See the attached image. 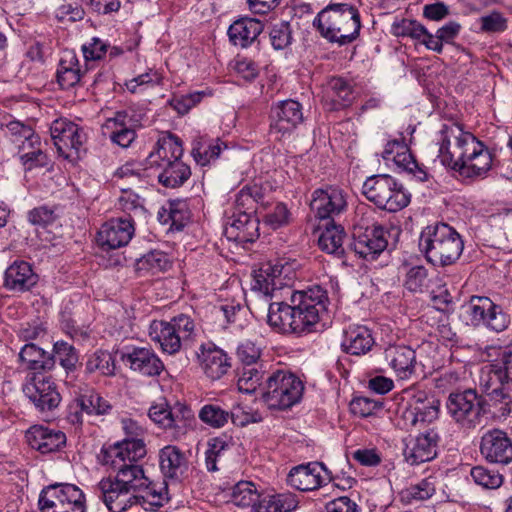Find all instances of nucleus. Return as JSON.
Returning a JSON list of instances; mask_svg holds the SVG:
<instances>
[{"label":"nucleus","mask_w":512,"mask_h":512,"mask_svg":"<svg viewBox=\"0 0 512 512\" xmlns=\"http://www.w3.org/2000/svg\"><path fill=\"white\" fill-rule=\"evenodd\" d=\"M324 100L330 102L331 110L348 107L354 100L352 85L341 77L331 78L325 88Z\"/></svg>","instance_id":"nucleus-34"},{"label":"nucleus","mask_w":512,"mask_h":512,"mask_svg":"<svg viewBox=\"0 0 512 512\" xmlns=\"http://www.w3.org/2000/svg\"><path fill=\"white\" fill-rule=\"evenodd\" d=\"M22 390L36 410L42 414L54 411L62 400L56 383L51 377L41 373L28 374Z\"/></svg>","instance_id":"nucleus-12"},{"label":"nucleus","mask_w":512,"mask_h":512,"mask_svg":"<svg viewBox=\"0 0 512 512\" xmlns=\"http://www.w3.org/2000/svg\"><path fill=\"white\" fill-rule=\"evenodd\" d=\"M19 359L27 365V368L33 372L51 370L55 365V360L43 349L35 344H26L19 353Z\"/></svg>","instance_id":"nucleus-38"},{"label":"nucleus","mask_w":512,"mask_h":512,"mask_svg":"<svg viewBox=\"0 0 512 512\" xmlns=\"http://www.w3.org/2000/svg\"><path fill=\"white\" fill-rule=\"evenodd\" d=\"M439 407L440 401L433 395L418 391L401 410L402 428L410 429L433 422L438 418Z\"/></svg>","instance_id":"nucleus-13"},{"label":"nucleus","mask_w":512,"mask_h":512,"mask_svg":"<svg viewBox=\"0 0 512 512\" xmlns=\"http://www.w3.org/2000/svg\"><path fill=\"white\" fill-rule=\"evenodd\" d=\"M486 404V413L490 408H493L494 414L506 416L511 412L512 398L509 393L505 392L504 388H496L488 394Z\"/></svg>","instance_id":"nucleus-48"},{"label":"nucleus","mask_w":512,"mask_h":512,"mask_svg":"<svg viewBox=\"0 0 512 512\" xmlns=\"http://www.w3.org/2000/svg\"><path fill=\"white\" fill-rule=\"evenodd\" d=\"M115 359L108 351L98 350L91 354L85 364V370L91 374L99 372L103 376H113L115 374Z\"/></svg>","instance_id":"nucleus-42"},{"label":"nucleus","mask_w":512,"mask_h":512,"mask_svg":"<svg viewBox=\"0 0 512 512\" xmlns=\"http://www.w3.org/2000/svg\"><path fill=\"white\" fill-rule=\"evenodd\" d=\"M261 211L260 215L263 217L264 223L272 229H278L289 222L290 213L283 203H275L270 208L266 205V209H261Z\"/></svg>","instance_id":"nucleus-51"},{"label":"nucleus","mask_w":512,"mask_h":512,"mask_svg":"<svg viewBox=\"0 0 512 512\" xmlns=\"http://www.w3.org/2000/svg\"><path fill=\"white\" fill-rule=\"evenodd\" d=\"M224 234L229 241L253 242L259 236V220L251 212L239 211L228 219Z\"/></svg>","instance_id":"nucleus-23"},{"label":"nucleus","mask_w":512,"mask_h":512,"mask_svg":"<svg viewBox=\"0 0 512 512\" xmlns=\"http://www.w3.org/2000/svg\"><path fill=\"white\" fill-rule=\"evenodd\" d=\"M39 281L33 265L24 260H15L4 272L3 287L14 293L30 291Z\"/></svg>","instance_id":"nucleus-22"},{"label":"nucleus","mask_w":512,"mask_h":512,"mask_svg":"<svg viewBox=\"0 0 512 512\" xmlns=\"http://www.w3.org/2000/svg\"><path fill=\"white\" fill-rule=\"evenodd\" d=\"M122 360L130 369L144 376H158L164 370L160 358L152 349L146 347H133L122 354Z\"/></svg>","instance_id":"nucleus-24"},{"label":"nucleus","mask_w":512,"mask_h":512,"mask_svg":"<svg viewBox=\"0 0 512 512\" xmlns=\"http://www.w3.org/2000/svg\"><path fill=\"white\" fill-rule=\"evenodd\" d=\"M304 122L303 107L293 99L278 101L271 106L270 131L281 139L290 135Z\"/></svg>","instance_id":"nucleus-15"},{"label":"nucleus","mask_w":512,"mask_h":512,"mask_svg":"<svg viewBox=\"0 0 512 512\" xmlns=\"http://www.w3.org/2000/svg\"><path fill=\"white\" fill-rule=\"evenodd\" d=\"M149 336L159 343L163 352L174 354L181 348L182 335L178 334L169 322L154 320L149 326Z\"/></svg>","instance_id":"nucleus-31"},{"label":"nucleus","mask_w":512,"mask_h":512,"mask_svg":"<svg viewBox=\"0 0 512 512\" xmlns=\"http://www.w3.org/2000/svg\"><path fill=\"white\" fill-rule=\"evenodd\" d=\"M26 441L42 454L58 451L66 444V435L60 430L34 425L26 431Z\"/></svg>","instance_id":"nucleus-26"},{"label":"nucleus","mask_w":512,"mask_h":512,"mask_svg":"<svg viewBox=\"0 0 512 512\" xmlns=\"http://www.w3.org/2000/svg\"><path fill=\"white\" fill-rule=\"evenodd\" d=\"M294 278L295 273L288 263L266 262L254 271L252 290L266 299L290 295V303H269L267 322L278 332L308 333L327 310V292L318 285L304 291H294L291 288Z\"/></svg>","instance_id":"nucleus-2"},{"label":"nucleus","mask_w":512,"mask_h":512,"mask_svg":"<svg viewBox=\"0 0 512 512\" xmlns=\"http://www.w3.org/2000/svg\"><path fill=\"white\" fill-rule=\"evenodd\" d=\"M438 143L441 164L463 181L483 179L492 168L493 155L489 148L458 124L444 125Z\"/></svg>","instance_id":"nucleus-3"},{"label":"nucleus","mask_w":512,"mask_h":512,"mask_svg":"<svg viewBox=\"0 0 512 512\" xmlns=\"http://www.w3.org/2000/svg\"><path fill=\"white\" fill-rule=\"evenodd\" d=\"M427 276L428 272L424 266H412L406 272L405 287L412 292L421 291L426 286Z\"/></svg>","instance_id":"nucleus-61"},{"label":"nucleus","mask_w":512,"mask_h":512,"mask_svg":"<svg viewBox=\"0 0 512 512\" xmlns=\"http://www.w3.org/2000/svg\"><path fill=\"white\" fill-rule=\"evenodd\" d=\"M6 135L12 142L19 144V148L22 150L26 149V145L39 143V136L34 133L33 129L20 121H10L6 125Z\"/></svg>","instance_id":"nucleus-43"},{"label":"nucleus","mask_w":512,"mask_h":512,"mask_svg":"<svg viewBox=\"0 0 512 512\" xmlns=\"http://www.w3.org/2000/svg\"><path fill=\"white\" fill-rule=\"evenodd\" d=\"M392 232L396 236L399 234L396 228L385 229L381 225L370 224L362 217L354 224L350 247L359 257L368 261L375 260L388 247V238Z\"/></svg>","instance_id":"nucleus-9"},{"label":"nucleus","mask_w":512,"mask_h":512,"mask_svg":"<svg viewBox=\"0 0 512 512\" xmlns=\"http://www.w3.org/2000/svg\"><path fill=\"white\" fill-rule=\"evenodd\" d=\"M120 209L128 215L127 219H132L134 224L135 217H141L146 213V210L138 195L132 193H125L119 199Z\"/></svg>","instance_id":"nucleus-60"},{"label":"nucleus","mask_w":512,"mask_h":512,"mask_svg":"<svg viewBox=\"0 0 512 512\" xmlns=\"http://www.w3.org/2000/svg\"><path fill=\"white\" fill-rule=\"evenodd\" d=\"M171 413L172 408L166 403H162L151 406L148 416L155 424L166 431L167 427L171 424Z\"/></svg>","instance_id":"nucleus-63"},{"label":"nucleus","mask_w":512,"mask_h":512,"mask_svg":"<svg viewBox=\"0 0 512 512\" xmlns=\"http://www.w3.org/2000/svg\"><path fill=\"white\" fill-rule=\"evenodd\" d=\"M160 469L166 478L179 479L188 469L184 452L174 445H167L159 451Z\"/></svg>","instance_id":"nucleus-29"},{"label":"nucleus","mask_w":512,"mask_h":512,"mask_svg":"<svg viewBox=\"0 0 512 512\" xmlns=\"http://www.w3.org/2000/svg\"><path fill=\"white\" fill-rule=\"evenodd\" d=\"M171 416V424L167 427L166 432L174 441L183 439L196 425L193 410L185 404L177 403L174 405Z\"/></svg>","instance_id":"nucleus-32"},{"label":"nucleus","mask_w":512,"mask_h":512,"mask_svg":"<svg viewBox=\"0 0 512 512\" xmlns=\"http://www.w3.org/2000/svg\"><path fill=\"white\" fill-rule=\"evenodd\" d=\"M183 147L181 140L168 133L156 142L154 150L147 157L149 167L161 169L158 181L166 188H178L191 176L190 167L181 160Z\"/></svg>","instance_id":"nucleus-4"},{"label":"nucleus","mask_w":512,"mask_h":512,"mask_svg":"<svg viewBox=\"0 0 512 512\" xmlns=\"http://www.w3.org/2000/svg\"><path fill=\"white\" fill-rule=\"evenodd\" d=\"M145 455L142 439H124L101 450L100 463L115 474L102 478L95 491L111 512H125L134 506L153 510L168 500L166 485L151 481L138 464Z\"/></svg>","instance_id":"nucleus-1"},{"label":"nucleus","mask_w":512,"mask_h":512,"mask_svg":"<svg viewBox=\"0 0 512 512\" xmlns=\"http://www.w3.org/2000/svg\"><path fill=\"white\" fill-rule=\"evenodd\" d=\"M237 212L248 211L262 214L261 209H266L264 194L262 188L257 184L244 186L236 196L235 200Z\"/></svg>","instance_id":"nucleus-40"},{"label":"nucleus","mask_w":512,"mask_h":512,"mask_svg":"<svg viewBox=\"0 0 512 512\" xmlns=\"http://www.w3.org/2000/svg\"><path fill=\"white\" fill-rule=\"evenodd\" d=\"M75 409V412H70L68 419L73 424H80L82 423L83 412L88 415L106 414L111 409V405L98 393L91 391L88 394L79 396L75 400Z\"/></svg>","instance_id":"nucleus-33"},{"label":"nucleus","mask_w":512,"mask_h":512,"mask_svg":"<svg viewBox=\"0 0 512 512\" xmlns=\"http://www.w3.org/2000/svg\"><path fill=\"white\" fill-rule=\"evenodd\" d=\"M310 206L318 218H333L346 209V196L342 189L335 186L316 189L313 192Z\"/></svg>","instance_id":"nucleus-20"},{"label":"nucleus","mask_w":512,"mask_h":512,"mask_svg":"<svg viewBox=\"0 0 512 512\" xmlns=\"http://www.w3.org/2000/svg\"><path fill=\"white\" fill-rule=\"evenodd\" d=\"M83 491L74 484L56 483L45 487L39 496L41 512H86Z\"/></svg>","instance_id":"nucleus-10"},{"label":"nucleus","mask_w":512,"mask_h":512,"mask_svg":"<svg viewBox=\"0 0 512 512\" xmlns=\"http://www.w3.org/2000/svg\"><path fill=\"white\" fill-rule=\"evenodd\" d=\"M435 493L434 482L430 478L421 480L415 485H411L403 492L404 498L408 501H422L429 499Z\"/></svg>","instance_id":"nucleus-58"},{"label":"nucleus","mask_w":512,"mask_h":512,"mask_svg":"<svg viewBox=\"0 0 512 512\" xmlns=\"http://www.w3.org/2000/svg\"><path fill=\"white\" fill-rule=\"evenodd\" d=\"M231 502L240 507H247L257 504L260 495L254 483L250 481H240L236 483L231 489Z\"/></svg>","instance_id":"nucleus-44"},{"label":"nucleus","mask_w":512,"mask_h":512,"mask_svg":"<svg viewBox=\"0 0 512 512\" xmlns=\"http://www.w3.org/2000/svg\"><path fill=\"white\" fill-rule=\"evenodd\" d=\"M384 357L388 365L400 378L409 377L415 368V351L405 345H392L385 349Z\"/></svg>","instance_id":"nucleus-27"},{"label":"nucleus","mask_w":512,"mask_h":512,"mask_svg":"<svg viewBox=\"0 0 512 512\" xmlns=\"http://www.w3.org/2000/svg\"><path fill=\"white\" fill-rule=\"evenodd\" d=\"M226 144L219 139L206 141L204 138L199 137L193 141L192 156L194 160L201 166L210 163L219 157L222 149L226 148Z\"/></svg>","instance_id":"nucleus-41"},{"label":"nucleus","mask_w":512,"mask_h":512,"mask_svg":"<svg viewBox=\"0 0 512 512\" xmlns=\"http://www.w3.org/2000/svg\"><path fill=\"white\" fill-rule=\"evenodd\" d=\"M263 24L255 18H241L230 25L228 36L230 41L242 48L252 44L263 31Z\"/></svg>","instance_id":"nucleus-30"},{"label":"nucleus","mask_w":512,"mask_h":512,"mask_svg":"<svg viewBox=\"0 0 512 512\" xmlns=\"http://www.w3.org/2000/svg\"><path fill=\"white\" fill-rule=\"evenodd\" d=\"M470 475L473 481L483 488L496 489L501 486L503 476L495 470L484 466H475L471 469Z\"/></svg>","instance_id":"nucleus-49"},{"label":"nucleus","mask_w":512,"mask_h":512,"mask_svg":"<svg viewBox=\"0 0 512 512\" xmlns=\"http://www.w3.org/2000/svg\"><path fill=\"white\" fill-rule=\"evenodd\" d=\"M197 358L202 371L211 380L220 379L231 367L227 354L211 343L200 346Z\"/></svg>","instance_id":"nucleus-25"},{"label":"nucleus","mask_w":512,"mask_h":512,"mask_svg":"<svg viewBox=\"0 0 512 512\" xmlns=\"http://www.w3.org/2000/svg\"><path fill=\"white\" fill-rule=\"evenodd\" d=\"M483 325L492 331L502 332L510 325V316L500 306L492 303Z\"/></svg>","instance_id":"nucleus-57"},{"label":"nucleus","mask_w":512,"mask_h":512,"mask_svg":"<svg viewBox=\"0 0 512 512\" xmlns=\"http://www.w3.org/2000/svg\"><path fill=\"white\" fill-rule=\"evenodd\" d=\"M262 416L257 411H252L248 407L240 405L234 406L229 411V420L239 427H244L250 423H259L262 421Z\"/></svg>","instance_id":"nucleus-59"},{"label":"nucleus","mask_w":512,"mask_h":512,"mask_svg":"<svg viewBox=\"0 0 512 512\" xmlns=\"http://www.w3.org/2000/svg\"><path fill=\"white\" fill-rule=\"evenodd\" d=\"M375 341L371 331L362 325L350 326L344 331L342 349L351 355H364L371 350Z\"/></svg>","instance_id":"nucleus-28"},{"label":"nucleus","mask_w":512,"mask_h":512,"mask_svg":"<svg viewBox=\"0 0 512 512\" xmlns=\"http://www.w3.org/2000/svg\"><path fill=\"white\" fill-rule=\"evenodd\" d=\"M53 355L51 357L58 359L60 365L67 371H74L78 363L79 357L76 349L65 341H57L53 347Z\"/></svg>","instance_id":"nucleus-47"},{"label":"nucleus","mask_w":512,"mask_h":512,"mask_svg":"<svg viewBox=\"0 0 512 512\" xmlns=\"http://www.w3.org/2000/svg\"><path fill=\"white\" fill-rule=\"evenodd\" d=\"M262 378L263 373L254 365L244 366L237 381L238 389L247 394L253 393L258 386L262 387Z\"/></svg>","instance_id":"nucleus-52"},{"label":"nucleus","mask_w":512,"mask_h":512,"mask_svg":"<svg viewBox=\"0 0 512 512\" xmlns=\"http://www.w3.org/2000/svg\"><path fill=\"white\" fill-rule=\"evenodd\" d=\"M169 266L166 254L161 251H151L143 255L137 261V269L145 270L148 272H159L165 270Z\"/></svg>","instance_id":"nucleus-55"},{"label":"nucleus","mask_w":512,"mask_h":512,"mask_svg":"<svg viewBox=\"0 0 512 512\" xmlns=\"http://www.w3.org/2000/svg\"><path fill=\"white\" fill-rule=\"evenodd\" d=\"M391 32L397 37H410L419 41L426 32V27L416 20L401 19L392 24Z\"/></svg>","instance_id":"nucleus-50"},{"label":"nucleus","mask_w":512,"mask_h":512,"mask_svg":"<svg viewBox=\"0 0 512 512\" xmlns=\"http://www.w3.org/2000/svg\"><path fill=\"white\" fill-rule=\"evenodd\" d=\"M135 232L132 219L114 218L104 223L98 232L99 245L107 250L126 246Z\"/></svg>","instance_id":"nucleus-21"},{"label":"nucleus","mask_w":512,"mask_h":512,"mask_svg":"<svg viewBox=\"0 0 512 512\" xmlns=\"http://www.w3.org/2000/svg\"><path fill=\"white\" fill-rule=\"evenodd\" d=\"M57 82L62 89H70L79 83L82 75L76 55L67 51L60 59L57 69Z\"/></svg>","instance_id":"nucleus-37"},{"label":"nucleus","mask_w":512,"mask_h":512,"mask_svg":"<svg viewBox=\"0 0 512 512\" xmlns=\"http://www.w3.org/2000/svg\"><path fill=\"white\" fill-rule=\"evenodd\" d=\"M55 218L54 209L46 205L35 207L27 214L29 223L39 227H45L53 223Z\"/></svg>","instance_id":"nucleus-62"},{"label":"nucleus","mask_w":512,"mask_h":512,"mask_svg":"<svg viewBox=\"0 0 512 512\" xmlns=\"http://www.w3.org/2000/svg\"><path fill=\"white\" fill-rule=\"evenodd\" d=\"M486 405V399L474 389L451 393L446 403L451 418L465 429H473L481 423Z\"/></svg>","instance_id":"nucleus-11"},{"label":"nucleus","mask_w":512,"mask_h":512,"mask_svg":"<svg viewBox=\"0 0 512 512\" xmlns=\"http://www.w3.org/2000/svg\"><path fill=\"white\" fill-rule=\"evenodd\" d=\"M304 384L287 370L272 372L262 385V400L270 409L285 410L297 404L303 395Z\"/></svg>","instance_id":"nucleus-7"},{"label":"nucleus","mask_w":512,"mask_h":512,"mask_svg":"<svg viewBox=\"0 0 512 512\" xmlns=\"http://www.w3.org/2000/svg\"><path fill=\"white\" fill-rule=\"evenodd\" d=\"M205 93L196 91L186 95H175L169 101L170 106L180 115L187 114L194 106L201 102Z\"/></svg>","instance_id":"nucleus-56"},{"label":"nucleus","mask_w":512,"mask_h":512,"mask_svg":"<svg viewBox=\"0 0 512 512\" xmlns=\"http://www.w3.org/2000/svg\"><path fill=\"white\" fill-rule=\"evenodd\" d=\"M198 417L204 424L219 429L229 422V411L217 403H208L201 407Z\"/></svg>","instance_id":"nucleus-45"},{"label":"nucleus","mask_w":512,"mask_h":512,"mask_svg":"<svg viewBox=\"0 0 512 512\" xmlns=\"http://www.w3.org/2000/svg\"><path fill=\"white\" fill-rule=\"evenodd\" d=\"M438 442L439 435L433 429L407 438L403 449L405 461L410 465H418L433 460L437 455Z\"/></svg>","instance_id":"nucleus-19"},{"label":"nucleus","mask_w":512,"mask_h":512,"mask_svg":"<svg viewBox=\"0 0 512 512\" xmlns=\"http://www.w3.org/2000/svg\"><path fill=\"white\" fill-rule=\"evenodd\" d=\"M139 115L132 109L117 111L105 121L103 128L110 141L121 148H128L136 139V128L140 127Z\"/></svg>","instance_id":"nucleus-16"},{"label":"nucleus","mask_w":512,"mask_h":512,"mask_svg":"<svg viewBox=\"0 0 512 512\" xmlns=\"http://www.w3.org/2000/svg\"><path fill=\"white\" fill-rule=\"evenodd\" d=\"M362 193L369 202L388 212H398L410 202L403 185L388 174L368 177L363 183Z\"/></svg>","instance_id":"nucleus-8"},{"label":"nucleus","mask_w":512,"mask_h":512,"mask_svg":"<svg viewBox=\"0 0 512 512\" xmlns=\"http://www.w3.org/2000/svg\"><path fill=\"white\" fill-rule=\"evenodd\" d=\"M419 248L434 266H449L461 256L464 248L460 234L450 225L437 222L426 226L419 238Z\"/></svg>","instance_id":"nucleus-5"},{"label":"nucleus","mask_w":512,"mask_h":512,"mask_svg":"<svg viewBox=\"0 0 512 512\" xmlns=\"http://www.w3.org/2000/svg\"><path fill=\"white\" fill-rule=\"evenodd\" d=\"M331 472L320 462H310L291 469L288 484L299 491H312L331 481Z\"/></svg>","instance_id":"nucleus-18"},{"label":"nucleus","mask_w":512,"mask_h":512,"mask_svg":"<svg viewBox=\"0 0 512 512\" xmlns=\"http://www.w3.org/2000/svg\"><path fill=\"white\" fill-rule=\"evenodd\" d=\"M479 449L489 463L508 465L512 462V439L501 429L486 431L481 436Z\"/></svg>","instance_id":"nucleus-17"},{"label":"nucleus","mask_w":512,"mask_h":512,"mask_svg":"<svg viewBox=\"0 0 512 512\" xmlns=\"http://www.w3.org/2000/svg\"><path fill=\"white\" fill-rule=\"evenodd\" d=\"M346 233L341 225L334 222L325 227L318 239V245L321 250L342 257L345 253L344 240Z\"/></svg>","instance_id":"nucleus-36"},{"label":"nucleus","mask_w":512,"mask_h":512,"mask_svg":"<svg viewBox=\"0 0 512 512\" xmlns=\"http://www.w3.org/2000/svg\"><path fill=\"white\" fill-rule=\"evenodd\" d=\"M492 303L488 297L472 296L469 302L462 305L461 316L467 325L479 327L485 322Z\"/></svg>","instance_id":"nucleus-39"},{"label":"nucleus","mask_w":512,"mask_h":512,"mask_svg":"<svg viewBox=\"0 0 512 512\" xmlns=\"http://www.w3.org/2000/svg\"><path fill=\"white\" fill-rule=\"evenodd\" d=\"M297 506V497L292 493L264 495L254 505V512H292Z\"/></svg>","instance_id":"nucleus-35"},{"label":"nucleus","mask_w":512,"mask_h":512,"mask_svg":"<svg viewBox=\"0 0 512 512\" xmlns=\"http://www.w3.org/2000/svg\"><path fill=\"white\" fill-rule=\"evenodd\" d=\"M41 142L26 145L25 152L20 155V161L26 170L47 167L50 164L49 156L41 149Z\"/></svg>","instance_id":"nucleus-46"},{"label":"nucleus","mask_w":512,"mask_h":512,"mask_svg":"<svg viewBox=\"0 0 512 512\" xmlns=\"http://www.w3.org/2000/svg\"><path fill=\"white\" fill-rule=\"evenodd\" d=\"M480 30L484 33H503L508 28V19L499 11H491L479 18Z\"/></svg>","instance_id":"nucleus-54"},{"label":"nucleus","mask_w":512,"mask_h":512,"mask_svg":"<svg viewBox=\"0 0 512 512\" xmlns=\"http://www.w3.org/2000/svg\"><path fill=\"white\" fill-rule=\"evenodd\" d=\"M271 45L276 50H283L292 42V29L287 21H280L271 26L269 31Z\"/></svg>","instance_id":"nucleus-53"},{"label":"nucleus","mask_w":512,"mask_h":512,"mask_svg":"<svg viewBox=\"0 0 512 512\" xmlns=\"http://www.w3.org/2000/svg\"><path fill=\"white\" fill-rule=\"evenodd\" d=\"M50 133L60 156L72 159L79 155L85 134L77 124L67 119H57L52 122Z\"/></svg>","instance_id":"nucleus-14"},{"label":"nucleus","mask_w":512,"mask_h":512,"mask_svg":"<svg viewBox=\"0 0 512 512\" xmlns=\"http://www.w3.org/2000/svg\"><path fill=\"white\" fill-rule=\"evenodd\" d=\"M330 42L346 45L353 42L361 28L358 10L349 4H332L323 9L313 22Z\"/></svg>","instance_id":"nucleus-6"},{"label":"nucleus","mask_w":512,"mask_h":512,"mask_svg":"<svg viewBox=\"0 0 512 512\" xmlns=\"http://www.w3.org/2000/svg\"><path fill=\"white\" fill-rule=\"evenodd\" d=\"M326 512H361L358 504L347 496L338 497L325 505Z\"/></svg>","instance_id":"nucleus-64"}]
</instances>
